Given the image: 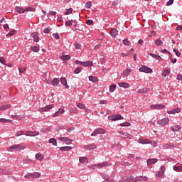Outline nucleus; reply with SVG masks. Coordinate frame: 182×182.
<instances>
[{
  "instance_id": "f257e3e1",
  "label": "nucleus",
  "mask_w": 182,
  "mask_h": 182,
  "mask_svg": "<svg viewBox=\"0 0 182 182\" xmlns=\"http://www.w3.org/2000/svg\"><path fill=\"white\" fill-rule=\"evenodd\" d=\"M26 147L21 144H15L7 149L8 151H19V150H25Z\"/></svg>"
},
{
  "instance_id": "f03ea898",
  "label": "nucleus",
  "mask_w": 182,
  "mask_h": 182,
  "mask_svg": "<svg viewBox=\"0 0 182 182\" xmlns=\"http://www.w3.org/2000/svg\"><path fill=\"white\" fill-rule=\"evenodd\" d=\"M138 178H134L133 176H124L120 180L119 182H130V181H134L137 182Z\"/></svg>"
},
{
  "instance_id": "7ed1b4c3",
  "label": "nucleus",
  "mask_w": 182,
  "mask_h": 182,
  "mask_svg": "<svg viewBox=\"0 0 182 182\" xmlns=\"http://www.w3.org/2000/svg\"><path fill=\"white\" fill-rule=\"evenodd\" d=\"M170 122V119L168 118H164L162 119H159L157 121V124H159V126H166V124H168Z\"/></svg>"
},
{
  "instance_id": "20e7f679",
  "label": "nucleus",
  "mask_w": 182,
  "mask_h": 182,
  "mask_svg": "<svg viewBox=\"0 0 182 182\" xmlns=\"http://www.w3.org/2000/svg\"><path fill=\"white\" fill-rule=\"evenodd\" d=\"M109 120L112 122H116L117 120H123V117L122 115H110L108 117Z\"/></svg>"
},
{
  "instance_id": "39448f33",
  "label": "nucleus",
  "mask_w": 182,
  "mask_h": 182,
  "mask_svg": "<svg viewBox=\"0 0 182 182\" xmlns=\"http://www.w3.org/2000/svg\"><path fill=\"white\" fill-rule=\"evenodd\" d=\"M106 133V130L102 129V128H98L94 131V132L91 134V136H97V134H105Z\"/></svg>"
},
{
  "instance_id": "423d86ee",
  "label": "nucleus",
  "mask_w": 182,
  "mask_h": 182,
  "mask_svg": "<svg viewBox=\"0 0 182 182\" xmlns=\"http://www.w3.org/2000/svg\"><path fill=\"white\" fill-rule=\"evenodd\" d=\"M139 72H144V73H151V72H153V70L146 65H144L139 68Z\"/></svg>"
},
{
  "instance_id": "0eeeda50",
  "label": "nucleus",
  "mask_w": 182,
  "mask_h": 182,
  "mask_svg": "<svg viewBox=\"0 0 182 182\" xmlns=\"http://www.w3.org/2000/svg\"><path fill=\"white\" fill-rule=\"evenodd\" d=\"M166 107L165 105L159 104V105H152L150 106L151 109H154L155 110H160L161 109H164Z\"/></svg>"
},
{
  "instance_id": "6e6552de",
  "label": "nucleus",
  "mask_w": 182,
  "mask_h": 182,
  "mask_svg": "<svg viewBox=\"0 0 182 182\" xmlns=\"http://www.w3.org/2000/svg\"><path fill=\"white\" fill-rule=\"evenodd\" d=\"M58 140L60 141H65V144H72V139L68 137H59Z\"/></svg>"
},
{
  "instance_id": "1a4fd4ad",
  "label": "nucleus",
  "mask_w": 182,
  "mask_h": 182,
  "mask_svg": "<svg viewBox=\"0 0 182 182\" xmlns=\"http://www.w3.org/2000/svg\"><path fill=\"white\" fill-rule=\"evenodd\" d=\"M26 136H29L30 137H35V136H39V132L28 131L26 134Z\"/></svg>"
},
{
  "instance_id": "9d476101",
  "label": "nucleus",
  "mask_w": 182,
  "mask_h": 182,
  "mask_svg": "<svg viewBox=\"0 0 182 182\" xmlns=\"http://www.w3.org/2000/svg\"><path fill=\"white\" fill-rule=\"evenodd\" d=\"M60 83L61 85H63L66 89H69V85H68V81H66V78L61 77L60 78Z\"/></svg>"
},
{
  "instance_id": "9b49d317",
  "label": "nucleus",
  "mask_w": 182,
  "mask_h": 182,
  "mask_svg": "<svg viewBox=\"0 0 182 182\" xmlns=\"http://www.w3.org/2000/svg\"><path fill=\"white\" fill-rule=\"evenodd\" d=\"M171 132H180L181 130V127L178 125H174L171 127Z\"/></svg>"
},
{
  "instance_id": "f8f14e48",
  "label": "nucleus",
  "mask_w": 182,
  "mask_h": 182,
  "mask_svg": "<svg viewBox=\"0 0 182 182\" xmlns=\"http://www.w3.org/2000/svg\"><path fill=\"white\" fill-rule=\"evenodd\" d=\"M55 106L53 105H48L45 107L41 109V112H48V110H50V109H53Z\"/></svg>"
},
{
  "instance_id": "ddd939ff",
  "label": "nucleus",
  "mask_w": 182,
  "mask_h": 182,
  "mask_svg": "<svg viewBox=\"0 0 182 182\" xmlns=\"http://www.w3.org/2000/svg\"><path fill=\"white\" fill-rule=\"evenodd\" d=\"M130 73H132V69H127L125 70L123 73H122V76L124 77H127V76H129V75H130Z\"/></svg>"
},
{
  "instance_id": "4468645a",
  "label": "nucleus",
  "mask_w": 182,
  "mask_h": 182,
  "mask_svg": "<svg viewBox=\"0 0 182 182\" xmlns=\"http://www.w3.org/2000/svg\"><path fill=\"white\" fill-rule=\"evenodd\" d=\"M118 85L119 87H124V89H129L130 87V85L127 82H119Z\"/></svg>"
},
{
  "instance_id": "2eb2a0df",
  "label": "nucleus",
  "mask_w": 182,
  "mask_h": 182,
  "mask_svg": "<svg viewBox=\"0 0 182 182\" xmlns=\"http://www.w3.org/2000/svg\"><path fill=\"white\" fill-rule=\"evenodd\" d=\"M139 143H141V144H150L151 141L149 139H140Z\"/></svg>"
},
{
  "instance_id": "dca6fc26",
  "label": "nucleus",
  "mask_w": 182,
  "mask_h": 182,
  "mask_svg": "<svg viewBox=\"0 0 182 182\" xmlns=\"http://www.w3.org/2000/svg\"><path fill=\"white\" fill-rule=\"evenodd\" d=\"M110 35L116 37L117 35H118L119 33V31L117 30V28H112L110 32H109Z\"/></svg>"
},
{
  "instance_id": "f3484780",
  "label": "nucleus",
  "mask_w": 182,
  "mask_h": 182,
  "mask_svg": "<svg viewBox=\"0 0 182 182\" xmlns=\"http://www.w3.org/2000/svg\"><path fill=\"white\" fill-rule=\"evenodd\" d=\"M156 163H157V159H152L147 160L148 166H151V164H156Z\"/></svg>"
},
{
  "instance_id": "a211bd4d",
  "label": "nucleus",
  "mask_w": 182,
  "mask_h": 182,
  "mask_svg": "<svg viewBox=\"0 0 182 182\" xmlns=\"http://www.w3.org/2000/svg\"><path fill=\"white\" fill-rule=\"evenodd\" d=\"M97 166L98 168H103V167H107V166H109V163L102 162V164H97Z\"/></svg>"
},
{
  "instance_id": "6ab92c4d",
  "label": "nucleus",
  "mask_w": 182,
  "mask_h": 182,
  "mask_svg": "<svg viewBox=\"0 0 182 182\" xmlns=\"http://www.w3.org/2000/svg\"><path fill=\"white\" fill-rule=\"evenodd\" d=\"M79 161H80V163L85 164V163H87L89 161V159H87V158H86L85 156H82V157H80Z\"/></svg>"
},
{
  "instance_id": "aec40b11",
  "label": "nucleus",
  "mask_w": 182,
  "mask_h": 182,
  "mask_svg": "<svg viewBox=\"0 0 182 182\" xmlns=\"http://www.w3.org/2000/svg\"><path fill=\"white\" fill-rule=\"evenodd\" d=\"M61 151H69L72 150V146H62L60 148Z\"/></svg>"
},
{
  "instance_id": "412c9836",
  "label": "nucleus",
  "mask_w": 182,
  "mask_h": 182,
  "mask_svg": "<svg viewBox=\"0 0 182 182\" xmlns=\"http://www.w3.org/2000/svg\"><path fill=\"white\" fill-rule=\"evenodd\" d=\"M149 55H150V56H151L154 59H156V60H159V62H161L162 58H161V57H160V55H156V54H154V53H151Z\"/></svg>"
},
{
  "instance_id": "4be33fe9",
  "label": "nucleus",
  "mask_w": 182,
  "mask_h": 182,
  "mask_svg": "<svg viewBox=\"0 0 182 182\" xmlns=\"http://www.w3.org/2000/svg\"><path fill=\"white\" fill-rule=\"evenodd\" d=\"M36 160H38L39 161H42V160H43V159H45V156H43V155H42L41 154H36Z\"/></svg>"
},
{
  "instance_id": "5701e85b",
  "label": "nucleus",
  "mask_w": 182,
  "mask_h": 182,
  "mask_svg": "<svg viewBox=\"0 0 182 182\" xmlns=\"http://www.w3.org/2000/svg\"><path fill=\"white\" fill-rule=\"evenodd\" d=\"M16 11L18 12V14H25V9L22 7L16 6Z\"/></svg>"
},
{
  "instance_id": "b1692460",
  "label": "nucleus",
  "mask_w": 182,
  "mask_h": 182,
  "mask_svg": "<svg viewBox=\"0 0 182 182\" xmlns=\"http://www.w3.org/2000/svg\"><path fill=\"white\" fill-rule=\"evenodd\" d=\"M50 85H52L53 86H58V85H59V79H53V81H51Z\"/></svg>"
},
{
  "instance_id": "393cba45",
  "label": "nucleus",
  "mask_w": 182,
  "mask_h": 182,
  "mask_svg": "<svg viewBox=\"0 0 182 182\" xmlns=\"http://www.w3.org/2000/svg\"><path fill=\"white\" fill-rule=\"evenodd\" d=\"M10 108H11V105H5L0 106V112H1L2 110H6L7 109H10Z\"/></svg>"
},
{
  "instance_id": "a878e982",
  "label": "nucleus",
  "mask_w": 182,
  "mask_h": 182,
  "mask_svg": "<svg viewBox=\"0 0 182 182\" xmlns=\"http://www.w3.org/2000/svg\"><path fill=\"white\" fill-rule=\"evenodd\" d=\"M173 147H174V144H166L163 146V149H173Z\"/></svg>"
},
{
  "instance_id": "bb28decb",
  "label": "nucleus",
  "mask_w": 182,
  "mask_h": 182,
  "mask_svg": "<svg viewBox=\"0 0 182 182\" xmlns=\"http://www.w3.org/2000/svg\"><path fill=\"white\" fill-rule=\"evenodd\" d=\"M149 92V89L147 88H141L138 90L137 93H139V95L141 93H147Z\"/></svg>"
},
{
  "instance_id": "cd10ccee",
  "label": "nucleus",
  "mask_w": 182,
  "mask_h": 182,
  "mask_svg": "<svg viewBox=\"0 0 182 182\" xmlns=\"http://www.w3.org/2000/svg\"><path fill=\"white\" fill-rule=\"evenodd\" d=\"M81 66H93L92 61L82 62Z\"/></svg>"
},
{
  "instance_id": "c85d7f7f",
  "label": "nucleus",
  "mask_w": 182,
  "mask_h": 182,
  "mask_svg": "<svg viewBox=\"0 0 182 182\" xmlns=\"http://www.w3.org/2000/svg\"><path fill=\"white\" fill-rule=\"evenodd\" d=\"M25 12H35L36 11V9L33 7H26L24 9Z\"/></svg>"
},
{
  "instance_id": "c756f323",
  "label": "nucleus",
  "mask_w": 182,
  "mask_h": 182,
  "mask_svg": "<svg viewBox=\"0 0 182 182\" xmlns=\"http://www.w3.org/2000/svg\"><path fill=\"white\" fill-rule=\"evenodd\" d=\"M48 141L50 144H53V146H57L58 144V141L54 138L50 139Z\"/></svg>"
},
{
  "instance_id": "7c9ffc66",
  "label": "nucleus",
  "mask_w": 182,
  "mask_h": 182,
  "mask_svg": "<svg viewBox=\"0 0 182 182\" xmlns=\"http://www.w3.org/2000/svg\"><path fill=\"white\" fill-rule=\"evenodd\" d=\"M135 178H138L137 181H147V177L146 176H138L135 177Z\"/></svg>"
},
{
  "instance_id": "2f4dec72",
  "label": "nucleus",
  "mask_w": 182,
  "mask_h": 182,
  "mask_svg": "<svg viewBox=\"0 0 182 182\" xmlns=\"http://www.w3.org/2000/svg\"><path fill=\"white\" fill-rule=\"evenodd\" d=\"M0 122L1 123H12L11 119H6L5 118H1L0 119Z\"/></svg>"
},
{
  "instance_id": "473e14b6",
  "label": "nucleus",
  "mask_w": 182,
  "mask_h": 182,
  "mask_svg": "<svg viewBox=\"0 0 182 182\" xmlns=\"http://www.w3.org/2000/svg\"><path fill=\"white\" fill-rule=\"evenodd\" d=\"M155 45L156 46H163V41L157 39L155 41Z\"/></svg>"
},
{
  "instance_id": "72a5a7b5",
  "label": "nucleus",
  "mask_w": 182,
  "mask_h": 182,
  "mask_svg": "<svg viewBox=\"0 0 182 182\" xmlns=\"http://www.w3.org/2000/svg\"><path fill=\"white\" fill-rule=\"evenodd\" d=\"M168 75H170V70L165 69L162 73V75L164 76V77H166V76H168Z\"/></svg>"
},
{
  "instance_id": "f704fd0d",
  "label": "nucleus",
  "mask_w": 182,
  "mask_h": 182,
  "mask_svg": "<svg viewBox=\"0 0 182 182\" xmlns=\"http://www.w3.org/2000/svg\"><path fill=\"white\" fill-rule=\"evenodd\" d=\"M89 80H90V82H93V83H96V82H97L98 79L97 77H93V76L90 75L89 77Z\"/></svg>"
},
{
  "instance_id": "c9c22d12",
  "label": "nucleus",
  "mask_w": 182,
  "mask_h": 182,
  "mask_svg": "<svg viewBox=\"0 0 182 182\" xmlns=\"http://www.w3.org/2000/svg\"><path fill=\"white\" fill-rule=\"evenodd\" d=\"M173 170L174 171H182V166H174Z\"/></svg>"
},
{
  "instance_id": "e433bc0d",
  "label": "nucleus",
  "mask_w": 182,
  "mask_h": 182,
  "mask_svg": "<svg viewBox=\"0 0 182 182\" xmlns=\"http://www.w3.org/2000/svg\"><path fill=\"white\" fill-rule=\"evenodd\" d=\"M117 85H112L109 86V92L110 93H113L114 90H116Z\"/></svg>"
},
{
  "instance_id": "4c0bfd02",
  "label": "nucleus",
  "mask_w": 182,
  "mask_h": 182,
  "mask_svg": "<svg viewBox=\"0 0 182 182\" xmlns=\"http://www.w3.org/2000/svg\"><path fill=\"white\" fill-rule=\"evenodd\" d=\"M32 175H33V178H39V177H41V173H38V172L33 173Z\"/></svg>"
},
{
  "instance_id": "58836bf2",
  "label": "nucleus",
  "mask_w": 182,
  "mask_h": 182,
  "mask_svg": "<svg viewBox=\"0 0 182 182\" xmlns=\"http://www.w3.org/2000/svg\"><path fill=\"white\" fill-rule=\"evenodd\" d=\"M60 59H62V60H69V59H70V55H63L61 56Z\"/></svg>"
},
{
  "instance_id": "ea45409f",
  "label": "nucleus",
  "mask_w": 182,
  "mask_h": 182,
  "mask_svg": "<svg viewBox=\"0 0 182 182\" xmlns=\"http://www.w3.org/2000/svg\"><path fill=\"white\" fill-rule=\"evenodd\" d=\"M85 8H87V9H90L92 8V1H88L85 4Z\"/></svg>"
},
{
  "instance_id": "a19ab883",
  "label": "nucleus",
  "mask_w": 182,
  "mask_h": 182,
  "mask_svg": "<svg viewBox=\"0 0 182 182\" xmlns=\"http://www.w3.org/2000/svg\"><path fill=\"white\" fill-rule=\"evenodd\" d=\"M78 110L77 108H70V113L71 114H76V113H77Z\"/></svg>"
},
{
  "instance_id": "79ce46f5",
  "label": "nucleus",
  "mask_w": 182,
  "mask_h": 182,
  "mask_svg": "<svg viewBox=\"0 0 182 182\" xmlns=\"http://www.w3.org/2000/svg\"><path fill=\"white\" fill-rule=\"evenodd\" d=\"M77 107L79 108V109H86V105L82 104V103H77Z\"/></svg>"
},
{
  "instance_id": "37998d69",
  "label": "nucleus",
  "mask_w": 182,
  "mask_h": 182,
  "mask_svg": "<svg viewBox=\"0 0 182 182\" xmlns=\"http://www.w3.org/2000/svg\"><path fill=\"white\" fill-rule=\"evenodd\" d=\"M164 173L162 171H159L156 173V177L161 178V177H163V175H164Z\"/></svg>"
},
{
  "instance_id": "c03bdc74",
  "label": "nucleus",
  "mask_w": 182,
  "mask_h": 182,
  "mask_svg": "<svg viewBox=\"0 0 182 182\" xmlns=\"http://www.w3.org/2000/svg\"><path fill=\"white\" fill-rule=\"evenodd\" d=\"M87 149H89V150H95V149H97L96 146L95 145H87Z\"/></svg>"
},
{
  "instance_id": "a18cd8bd",
  "label": "nucleus",
  "mask_w": 182,
  "mask_h": 182,
  "mask_svg": "<svg viewBox=\"0 0 182 182\" xmlns=\"http://www.w3.org/2000/svg\"><path fill=\"white\" fill-rule=\"evenodd\" d=\"M31 50H33V52H39V47L32 46L31 47Z\"/></svg>"
},
{
  "instance_id": "49530a36",
  "label": "nucleus",
  "mask_w": 182,
  "mask_h": 182,
  "mask_svg": "<svg viewBox=\"0 0 182 182\" xmlns=\"http://www.w3.org/2000/svg\"><path fill=\"white\" fill-rule=\"evenodd\" d=\"M173 52H175V55L178 56V58H180V56L181 55V53H180L178 50H177L176 48L173 49Z\"/></svg>"
},
{
  "instance_id": "de8ad7c7",
  "label": "nucleus",
  "mask_w": 182,
  "mask_h": 182,
  "mask_svg": "<svg viewBox=\"0 0 182 182\" xmlns=\"http://www.w3.org/2000/svg\"><path fill=\"white\" fill-rule=\"evenodd\" d=\"M65 25L66 26H72V25H73V21L72 20H69L65 22Z\"/></svg>"
},
{
  "instance_id": "09e8293b",
  "label": "nucleus",
  "mask_w": 182,
  "mask_h": 182,
  "mask_svg": "<svg viewBox=\"0 0 182 182\" xmlns=\"http://www.w3.org/2000/svg\"><path fill=\"white\" fill-rule=\"evenodd\" d=\"M15 35V30L11 31L9 33L6 34V36H14Z\"/></svg>"
},
{
  "instance_id": "8fccbe9b",
  "label": "nucleus",
  "mask_w": 182,
  "mask_h": 182,
  "mask_svg": "<svg viewBox=\"0 0 182 182\" xmlns=\"http://www.w3.org/2000/svg\"><path fill=\"white\" fill-rule=\"evenodd\" d=\"M72 12H73V9L70 8V9H67L65 15H70V14H72Z\"/></svg>"
},
{
  "instance_id": "3c124183",
  "label": "nucleus",
  "mask_w": 182,
  "mask_h": 182,
  "mask_svg": "<svg viewBox=\"0 0 182 182\" xmlns=\"http://www.w3.org/2000/svg\"><path fill=\"white\" fill-rule=\"evenodd\" d=\"M82 70V68H80V67H78V68H77L75 70V73L76 74V75H77V73H80V71Z\"/></svg>"
},
{
  "instance_id": "603ef678",
  "label": "nucleus",
  "mask_w": 182,
  "mask_h": 182,
  "mask_svg": "<svg viewBox=\"0 0 182 182\" xmlns=\"http://www.w3.org/2000/svg\"><path fill=\"white\" fill-rule=\"evenodd\" d=\"M45 82H46V83H47L48 85H50V83H52V79L46 78Z\"/></svg>"
},
{
  "instance_id": "864d4df0",
  "label": "nucleus",
  "mask_w": 182,
  "mask_h": 182,
  "mask_svg": "<svg viewBox=\"0 0 182 182\" xmlns=\"http://www.w3.org/2000/svg\"><path fill=\"white\" fill-rule=\"evenodd\" d=\"M173 113H180V112H181V109L180 108H175L173 109Z\"/></svg>"
},
{
  "instance_id": "5fc2aeb1",
  "label": "nucleus",
  "mask_w": 182,
  "mask_h": 182,
  "mask_svg": "<svg viewBox=\"0 0 182 182\" xmlns=\"http://www.w3.org/2000/svg\"><path fill=\"white\" fill-rule=\"evenodd\" d=\"M25 178H33L32 173H27V174L25 176Z\"/></svg>"
},
{
  "instance_id": "6e6d98bb",
  "label": "nucleus",
  "mask_w": 182,
  "mask_h": 182,
  "mask_svg": "<svg viewBox=\"0 0 182 182\" xmlns=\"http://www.w3.org/2000/svg\"><path fill=\"white\" fill-rule=\"evenodd\" d=\"M120 126H122V127H129V126H130V123H129V122L122 123V124H120Z\"/></svg>"
},
{
  "instance_id": "4d7b16f0",
  "label": "nucleus",
  "mask_w": 182,
  "mask_h": 182,
  "mask_svg": "<svg viewBox=\"0 0 182 182\" xmlns=\"http://www.w3.org/2000/svg\"><path fill=\"white\" fill-rule=\"evenodd\" d=\"M134 52V50H133V48H132L129 53H127V56H132V55H133Z\"/></svg>"
},
{
  "instance_id": "13d9d810",
  "label": "nucleus",
  "mask_w": 182,
  "mask_h": 182,
  "mask_svg": "<svg viewBox=\"0 0 182 182\" xmlns=\"http://www.w3.org/2000/svg\"><path fill=\"white\" fill-rule=\"evenodd\" d=\"M173 2H174V0H169V1L166 3L167 6H170V5H173Z\"/></svg>"
},
{
  "instance_id": "bf43d9fd",
  "label": "nucleus",
  "mask_w": 182,
  "mask_h": 182,
  "mask_svg": "<svg viewBox=\"0 0 182 182\" xmlns=\"http://www.w3.org/2000/svg\"><path fill=\"white\" fill-rule=\"evenodd\" d=\"M44 33H49L50 32V28H46L43 30Z\"/></svg>"
},
{
  "instance_id": "052dcab7",
  "label": "nucleus",
  "mask_w": 182,
  "mask_h": 182,
  "mask_svg": "<svg viewBox=\"0 0 182 182\" xmlns=\"http://www.w3.org/2000/svg\"><path fill=\"white\" fill-rule=\"evenodd\" d=\"M31 36L33 38H36V36H38V32L31 33Z\"/></svg>"
},
{
  "instance_id": "680f3d73",
  "label": "nucleus",
  "mask_w": 182,
  "mask_h": 182,
  "mask_svg": "<svg viewBox=\"0 0 182 182\" xmlns=\"http://www.w3.org/2000/svg\"><path fill=\"white\" fill-rule=\"evenodd\" d=\"M123 43L124 44V45H126L127 46H129V45H130V43L129 42V41H127V40H123Z\"/></svg>"
},
{
  "instance_id": "e2e57ef3",
  "label": "nucleus",
  "mask_w": 182,
  "mask_h": 182,
  "mask_svg": "<svg viewBox=\"0 0 182 182\" xmlns=\"http://www.w3.org/2000/svg\"><path fill=\"white\" fill-rule=\"evenodd\" d=\"M98 168L97 164L92 165L90 167V168H91L92 170H96V168Z\"/></svg>"
},
{
  "instance_id": "0e129e2a",
  "label": "nucleus",
  "mask_w": 182,
  "mask_h": 182,
  "mask_svg": "<svg viewBox=\"0 0 182 182\" xmlns=\"http://www.w3.org/2000/svg\"><path fill=\"white\" fill-rule=\"evenodd\" d=\"M86 23H87V25H93V21L92 20H87Z\"/></svg>"
},
{
  "instance_id": "69168bd1",
  "label": "nucleus",
  "mask_w": 182,
  "mask_h": 182,
  "mask_svg": "<svg viewBox=\"0 0 182 182\" xmlns=\"http://www.w3.org/2000/svg\"><path fill=\"white\" fill-rule=\"evenodd\" d=\"M75 49H80V48H82V46L79 44V43H77L75 44Z\"/></svg>"
},
{
  "instance_id": "338daca9",
  "label": "nucleus",
  "mask_w": 182,
  "mask_h": 182,
  "mask_svg": "<svg viewBox=\"0 0 182 182\" xmlns=\"http://www.w3.org/2000/svg\"><path fill=\"white\" fill-rule=\"evenodd\" d=\"M0 62L2 63V65H5L6 63L5 58H4V57H1Z\"/></svg>"
},
{
  "instance_id": "774afa93",
  "label": "nucleus",
  "mask_w": 182,
  "mask_h": 182,
  "mask_svg": "<svg viewBox=\"0 0 182 182\" xmlns=\"http://www.w3.org/2000/svg\"><path fill=\"white\" fill-rule=\"evenodd\" d=\"M177 80L182 81V75L181 74H178L177 75Z\"/></svg>"
}]
</instances>
